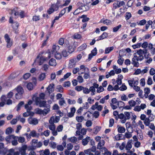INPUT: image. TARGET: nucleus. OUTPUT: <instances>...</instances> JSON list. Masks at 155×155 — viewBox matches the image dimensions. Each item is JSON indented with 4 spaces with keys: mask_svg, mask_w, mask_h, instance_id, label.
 Segmentation results:
<instances>
[{
    "mask_svg": "<svg viewBox=\"0 0 155 155\" xmlns=\"http://www.w3.org/2000/svg\"><path fill=\"white\" fill-rule=\"evenodd\" d=\"M59 49V47L58 45H54L53 46L52 50L51 51L52 54H54L57 52L58 50Z\"/></svg>",
    "mask_w": 155,
    "mask_h": 155,
    "instance_id": "nucleus-16",
    "label": "nucleus"
},
{
    "mask_svg": "<svg viewBox=\"0 0 155 155\" xmlns=\"http://www.w3.org/2000/svg\"><path fill=\"white\" fill-rule=\"evenodd\" d=\"M115 74V72L114 70H111L109 73L106 74V77L107 78H108L110 76H113Z\"/></svg>",
    "mask_w": 155,
    "mask_h": 155,
    "instance_id": "nucleus-34",
    "label": "nucleus"
},
{
    "mask_svg": "<svg viewBox=\"0 0 155 155\" xmlns=\"http://www.w3.org/2000/svg\"><path fill=\"white\" fill-rule=\"evenodd\" d=\"M144 91L146 98H147L148 94L150 93V90L149 88L146 87L144 88Z\"/></svg>",
    "mask_w": 155,
    "mask_h": 155,
    "instance_id": "nucleus-23",
    "label": "nucleus"
},
{
    "mask_svg": "<svg viewBox=\"0 0 155 155\" xmlns=\"http://www.w3.org/2000/svg\"><path fill=\"white\" fill-rule=\"evenodd\" d=\"M27 87L29 90H31L32 89L33 85L32 83H28L27 85Z\"/></svg>",
    "mask_w": 155,
    "mask_h": 155,
    "instance_id": "nucleus-62",
    "label": "nucleus"
},
{
    "mask_svg": "<svg viewBox=\"0 0 155 155\" xmlns=\"http://www.w3.org/2000/svg\"><path fill=\"white\" fill-rule=\"evenodd\" d=\"M62 54L64 57H67L70 53L68 51L67 52L66 50H64L62 51Z\"/></svg>",
    "mask_w": 155,
    "mask_h": 155,
    "instance_id": "nucleus-42",
    "label": "nucleus"
},
{
    "mask_svg": "<svg viewBox=\"0 0 155 155\" xmlns=\"http://www.w3.org/2000/svg\"><path fill=\"white\" fill-rule=\"evenodd\" d=\"M72 143H76L77 141V138L75 137H73L68 139Z\"/></svg>",
    "mask_w": 155,
    "mask_h": 155,
    "instance_id": "nucleus-26",
    "label": "nucleus"
},
{
    "mask_svg": "<svg viewBox=\"0 0 155 155\" xmlns=\"http://www.w3.org/2000/svg\"><path fill=\"white\" fill-rule=\"evenodd\" d=\"M122 27V25H119L118 26H116L115 27H114L113 28V31L114 32H117L119 29L121 28Z\"/></svg>",
    "mask_w": 155,
    "mask_h": 155,
    "instance_id": "nucleus-41",
    "label": "nucleus"
},
{
    "mask_svg": "<svg viewBox=\"0 0 155 155\" xmlns=\"http://www.w3.org/2000/svg\"><path fill=\"white\" fill-rule=\"evenodd\" d=\"M24 104L23 101L20 102L18 105L17 106V110L18 111L20 110V107Z\"/></svg>",
    "mask_w": 155,
    "mask_h": 155,
    "instance_id": "nucleus-51",
    "label": "nucleus"
},
{
    "mask_svg": "<svg viewBox=\"0 0 155 155\" xmlns=\"http://www.w3.org/2000/svg\"><path fill=\"white\" fill-rule=\"evenodd\" d=\"M46 76L45 74V73H41V74L39 76V79L40 81L43 80Z\"/></svg>",
    "mask_w": 155,
    "mask_h": 155,
    "instance_id": "nucleus-44",
    "label": "nucleus"
},
{
    "mask_svg": "<svg viewBox=\"0 0 155 155\" xmlns=\"http://www.w3.org/2000/svg\"><path fill=\"white\" fill-rule=\"evenodd\" d=\"M27 110V111L24 113L23 114V117H26L28 116H32L34 114V113L32 112L31 111V109L27 108L26 109Z\"/></svg>",
    "mask_w": 155,
    "mask_h": 155,
    "instance_id": "nucleus-6",
    "label": "nucleus"
},
{
    "mask_svg": "<svg viewBox=\"0 0 155 155\" xmlns=\"http://www.w3.org/2000/svg\"><path fill=\"white\" fill-rule=\"evenodd\" d=\"M67 48H68V51L70 54L72 53L74 50V48L72 47V45L67 47Z\"/></svg>",
    "mask_w": 155,
    "mask_h": 155,
    "instance_id": "nucleus-33",
    "label": "nucleus"
},
{
    "mask_svg": "<svg viewBox=\"0 0 155 155\" xmlns=\"http://www.w3.org/2000/svg\"><path fill=\"white\" fill-rule=\"evenodd\" d=\"M19 24L17 22H14L13 23V28L15 30L17 29L19 26Z\"/></svg>",
    "mask_w": 155,
    "mask_h": 155,
    "instance_id": "nucleus-53",
    "label": "nucleus"
},
{
    "mask_svg": "<svg viewBox=\"0 0 155 155\" xmlns=\"http://www.w3.org/2000/svg\"><path fill=\"white\" fill-rule=\"evenodd\" d=\"M23 94H19L18 93H16L15 94V97L17 99H21L22 97Z\"/></svg>",
    "mask_w": 155,
    "mask_h": 155,
    "instance_id": "nucleus-40",
    "label": "nucleus"
},
{
    "mask_svg": "<svg viewBox=\"0 0 155 155\" xmlns=\"http://www.w3.org/2000/svg\"><path fill=\"white\" fill-rule=\"evenodd\" d=\"M13 91L14 92H17V93L23 94V89L21 86H18L16 88L14 89Z\"/></svg>",
    "mask_w": 155,
    "mask_h": 155,
    "instance_id": "nucleus-10",
    "label": "nucleus"
},
{
    "mask_svg": "<svg viewBox=\"0 0 155 155\" xmlns=\"http://www.w3.org/2000/svg\"><path fill=\"white\" fill-rule=\"evenodd\" d=\"M35 111L36 114H42V110L39 108H37L35 110Z\"/></svg>",
    "mask_w": 155,
    "mask_h": 155,
    "instance_id": "nucleus-47",
    "label": "nucleus"
},
{
    "mask_svg": "<svg viewBox=\"0 0 155 155\" xmlns=\"http://www.w3.org/2000/svg\"><path fill=\"white\" fill-rule=\"evenodd\" d=\"M149 118V117H147L145 120H143L144 123L146 126H148L150 125V121Z\"/></svg>",
    "mask_w": 155,
    "mask_h": 155,
    "instance_id": "nucleus-29",
    "label": "nucleus"
},
{
    "mask_svg": "<svg viewBox=\"0 0 155 155\" xmlns=\"http://www.w3.org/2000/svg\"><path fill=\"white\" fill-rule=\"evenodd\" d=\"M83 91L84 93L85 94H88L90 93V90L89 89L86 87H83Z\"/></svg>",
    "mask_w": 155,
    "mask_h": 155,
    "instance_id": "nucleus-55",
    "label": "nucleus"
},
{
    "mask_svg": "<svg viewBox=\"0 0 155 155\" xmlns=\"http://www.w3.org/2000/svg\"><path fill=\"white\" fill-rule=\"evenodd\" d=\"M46 101H41L40 103L38 104V105L40 107H46L47 105H49L48 104H46Z\"/></svg>",
    "mask_w": 155,
    "mask_h": 155,
    "instance_id": "nucleus-25",
    "label": "nucleus"
},
{
    "mask_svg": "<svg viewBox=\"0 0 155 155\" xmlns=\"http://www.w3.org/2000/svg\"><path fill=\"white\" fill-rule=\"evenodd\" d=\"M56 147L57 150L60 151H62L64 149V147L62 145H58Z\"/></svg>",
    "mask_w": 155,
    "mask_h": 155,
    "instance_id": "nucleus-60",
    "label": "nucleus"
},
{
    "mask_svg": "<svg viewBox=\"0 0 155 155\" xmlns=\"http://www.w3.org/2000/svg\"><path fill=\"white\" fill-rule=\"evenodd\" d=\"M32 103V101L31 100L29 101L27 104H26L25 106V109L28 108L32 109V107L31 106V105Z\"/></svg>",
    "mask_w": 155,
    "mask_h": 155,
    "instance_id": "nucleus-18",
    "label": "nucleus"
},
{
    "mask_svg": "<svg viewBox=\"0 0 155 155\" xmlns=\"http://www.w3.org/2000/svg\"><path fill=\"white\" fill-rule=\"evenodd\" d=\"M49 129L51 131L52 135L55 136L58 135V132L56 130V126L55 124H50L48 125Z\"/></svg>",
    "mask_w": 155,
    "mask_h": 155,
    "instance_id": "nucleus-2",
    "label": "nucleus"
},
{
    "mask_svg": "<svg viewBox=\"0 0 155 155\" xmlns=\"http://www.w3.org/2000/svg\"><path fill=\"white\" fill-rule=\"evenodd\" d=\"M14 139H12L11 141L12 145L13 146H16L18 144V142L17 141V139L16 136Z\"/></svg>",
    "mask_w": 155,
    "mask_h": 155,
    "instance_id": "nucleus-35",
    "label": "nucleus"
},
{
    "mask_svg": "<svg viewBox=\"0 0 155 155\" xmlns=\"http://www.w3.org/2000/svg\"><path fill=\"white\" fill-rule=\"evenodd\" d=\"M101 127L99 126H96L94 127L93 129V133L97 134V133L100 131Z\"/></svg>",
    "mask_w": 155,
    "mask_h": 155,
    "instance_id": "nucleus-24",
    "label": "nucleus"
},
{
    "mask_svg": "<svg viewBox=\"0 0 155 155\" xmlns=\"http://www.w3.org/2000/svg\"><path fill=\"white\" fill-rule=\"evenodd\" d=\"M125 116V118L127 119H129L130 118V114L128 112H125L124 113Z\"/></svg>",
    "mask_w": 155,
    "mask_h": 155,
    "instance_id": "nucleus-58",
    "label": "nucleus"
},
{
    "mask_svg": "<svg viewBox=\"0 0 155 155\" xmlns=\"http://www.w3.org/2000/svg\"><path fill=\"white\" fill-rule=\"evenodd\" d=\"M84 119V117L82 116L80 117H76V120L79 122H81Z\"/></svg>",
    "mask_w": 155,
    "mask_h": 155,
    "instance_id": "nucleus-49",
    "label": "nucleus"
},
{
    "mask_svg": "<svg viewBox=\"0 0 155 155\" xmlns=\"http://www.w3.org/2000/svg\"><path fill=\"white\" fill-rule=\"evenodd\" d=\"M117 105L120 108L124 105V103L122 101H119L117 103Z\"/></svg>",
    "mask_w": 155,
    "mask_h": 155,
    "instance_id": "nucleus-64",
    "label": "nucleus"
},
{
    "mask_svg": "<svg viewBox=\"0 0 155 155\" xmlns=\"http://www.w3.org/2000/svg\"><path fill=\"white\" fill-rule=\"evenodd\" d=\"M78 62L77 59L74 58L70 60L69 62V66L70 68H72L74 66L76 63Z\"/></svg>",
    "mask_w": 155,
    "mask_h": 155,
    "instance_id": "nucleus-8",
    "label": "nucleus"
},
{
    "mask_svg": "<svg viewBox=\"0 0 155 155\" xmlns=\"http://www.w3.org/2000/svg\"><path fill=\"white\" fill-rule=\"evenodd\" d=\"M83 87H84L81 86H77L75 87V90H77V91H80L83 90Z\"/></svg>",
    "mask_w": 155,
    "mask_h": 155,
    "instance_id": "nucleus-56",
    "label": "nucleus"
},
{
    "mask_svg": "<svg viewBox=\"0 0 155 155\" xmlns=\"http://www.w3.org/2000/svg\"><path fill=\"white\" fill-rule=\"evenodd\" d=\"M63 88L61 85H58L56 89V91L58 92H63Z\"/></svg>",
    "mask_w": 155,
    "mask_h": 155,
    "instance_id": "nucleus-31",
    "label": "nucleus"
},
{
    "mask_svg": "<svg viewBox=\"0 0 155 155\" xmlns=\"http://www.w3.org/2000/svg\"><path fill=\"white\" fill-rule=\"evenodd\" d=\"M100 22H102L104 24L108 25H110L111 24V21L108 19H105L102 21L101 20Z\"/></svg>",
    "mask_w": 155,
    "mask_h": 155,
    "instance_id": "nucleus-22",
    "label": "nucleus"
},
{
    "mask_svg": "<svg viewBox=\"0 0 155 155\" xmlns=\"http://www.w3.org/2000/svg\"><path fill=\"white\" fill-rule=\"evenodd\" d=\"M55 57L57 59H60L61 58V55L60 53H56L54 54Z\"/></svg>",
    "mask_w": 155,
    "mask_h": 155,
    "instance_id": "nucleus-43",
    "label": "nucleus"
},
{
    "mask_svg": "<svg viewBox=\"0 0 155 155\" xmlns=\"http://www.w3.org/2000/svg\"><path fill=\"white\" fill-rule=\"evenodd\" d=\"M27 148V146L26 145L23 146L20 150L19 153L21 155H25V150Z\"/></svg>",
    "mask_w": 155,
    "mask_h": 155,
    "instance_id": "nucleus-11",
    "label": "nucleus"
},
{
    "mask_svg": "<svg viewBox=\"0 0 155 155\" xmlns=\"http://www.w3.org/2000/svg\"><path fill=\"white\" fill-rule=\"evenodd\" d=\"M2 102H0V107H3L6 101V97L5 96H2L1 97Z\"/></svg>",
    "mask_w": 155,
    "mask_h": 155,
    "instance_id": "nucleus-13",
    "label": "nucleus"
},
{
    "mask_svg": "<svg viewBox=\"0 0 155 155\" xmlns=\"http://www.w3.org/2000/svg\"><path fill=\"white\" fill-rule=\"evenodd\" d=\"M136 54L137 55L134 54V57L132 58L131 64L135 67H138L139 66L140 64L138 61H141L144 58H148L150 54L148 52L147 50L145 49L144 50L140 49L137 50Z\"/></svg>",
    "mask_w": 155,
    "mask_h": 155,
    "instance_id": "nucleus-1",
    "label": "nucleus"
},
{
    "mask_svg": "<svg viewBox=\"0 0 155 155\" xmlns=\"http://www.w3.org/2000/svg\"><path fill=\"white\" fill-rule=\"evenodd\" d=\"M123 135L121 134H117L115 137V139L117 140H119L123 139L122 136Z\"/></svg>",
    "mask_w": 155,
    "mask_h": 155,
    "instance_id": "nucleus-46",
    "label": "nucleus"
},
{
    "mask_svg": "<svg viewBox=\"0 0 155 155\" xmlns=\"http://www.w3.org/2000/svg\"><path fill=\"white\" fill-rule=\"evenodd\" d=\"M63 128V126L62 125H60L57 128L56 131L57 132H61L62 131Z\"/></svg>",
    "mask_w": 155,
    "mask_h": 155,
    "instance_id": "nucleus-38",
    "label": "nucleus"
},
{
    "mask_svg": "<svg viewBox=\"0 0 155 155\" xmlns=\"http://www.w3.org/2000/svg\"><path fill=\"white\" fill-rule=\"evenodd\" d=\"M119 90L121 91H124L127 89V86L124 84H122V85L119 88Z\"/></svg>",
    "mask_w": 155,
    "mask_h": 155,
    "instance_id": "nucleus-54",
    "label": "nucleus"
},
{
    "mask_svg": "<svg viewBox=\"0 0 155 155\" xmlns=\"http://www.w3.org/2000/svg\"><path fill=\"white\" fill-rule=\"evenodd\" d=\"M114 49V47L112 46L106 48L105 49V54H107L109 53L111 51Z\"/></svg>",
    "mask_w": 155,
    "mask_h": 155,
    "instance_id": "nucleus-27",
    "label": "nucleus"
},
{
    "mask_svg": "<svg viewBox=\"0 0 155 155\" xmlns=\"http://www.w3.org/2000/svg\"><path fill=\"white\" fill-rule=\"evenodd\" d=\"M128 103L131 107H134L136 104V102L133 100L129 101Z\"/></svg>",
    "mask_w": 155,
    "mask_h": 155,
    "instance_id": "nucleus-48",
    "label": "nucleus"
},
{
    "mask_svg": "<svg viewBox=\"0 0 155 155\" xmlns=\"http://www.w3.org/2000/svg\"><path fill=\"white\" fill-rule=\"evenodd\" d=\"M46 107L47 108L42 110V114L44 116L46 115L50 111V105H47L46 107Z\"/></svg>",
    "mask_w": 155,
    "mask_h": 155,
    "instance_id": "nucleus-15",
    "label": "nucleus"
},
{
    "mask_svg": "<svg viewBox=\"0 0 155 155\" xmlns=\"http://www.w3.org/2000/svg\"><path fill=\"white\" fill-rule=\"evenodd\" d=\"M104 90V88L102 86H100L97 88V92L98 93H100L103 91Z\"/></svg>",
    "mask_w": 155,
    "mask_h": 155,
    "instance_id": "nucleus-61",
    "label": "nucleus"
},
{
    "mask_svg": "<svg viewBox=\"0 0 155 155\" xmlns=\"http://www.w3.org/2000/svg\"><path fill=\"white\" fill-rule=\"evenodd\" d=\"M49 146L52 148H55L57 147V144L56 143L51 141L49 143Z\"/></svg>",
    "mask_w": 155,
    "mask_h": 155,
    "instance_id": "nucleus-39",
    "label": "nucleus"
},
{
    "mask_svg": "<svg viewBox=\"0 0 155 155\" xmlns=\"http://www.w3.org/2000/svg\"><path fill=\"white\" fill-rule=\"evenodd\" d=\"M49 64L51 66H55L57 65V63L55 59L52 58L49 60Z\"/></svg>",
    "mask_w": 155,
    "mask_h": 155,
    "instance_id": "nucleus-17",
    "label": "nucleus"
},
{
    "mask_svg": "<svg viewBox=\"0 0 155 155\" xmlns=\"http://www.w3.org/2000/svg\"><path fill=\"white\" fill-rule=\"evenodd\" d=\"M90 8L87 5H84L80 7V9L83 10V11H86L89 10Z\"/></svg>",
    "mask_w": 155,
    "mask_h": 155,
    "instance_id": "nucleus-21",
    "label": "nucleus"
},
{
    "mask_svg": "<svg viewBox=\"0 0 155 155\" xmlns=\"http://www.w3.org/2000/svg\"><path fill=\"white\" fill-rule=\"evenodd\" d=\"M12 129L11 127L7 128L5 131V133L7 134H9L12 133Z\"/></svg>",
    "mask_w": 155,
    "mask_h": 155,
    "instance_id": "nucleus-45",
    "label": "nucleus"
},
{
    "mask_svg": "<svg viewBox=\"0 0 155 155\" xmlns=\"http://www.w3.org/2000/svg\"><path fill=\"white\" fill-rule=\"evenodd\" d=\"M87 47V45L86 44L84 43L81 46L78 48V50L80 51L84 50Z\"/></svg>",
    "mask_w": 155,
    "mask_h": 155,
    "instance_id": "nucleus-32",
    "label": "nucleus"
},
{
    "mask_svg": "<svg viewBox=\"0 0 155 155\" xmlns=\"http://www.w3.org/2000/svg\"><path fill=\"white\" fill-rule=\"evenodd\" d=\"M59 104L61 106H63L66 105L65 101L64 98H62L60 99L59 101Z\"/></svg>",
    "mask_w": 155,
    "mask_h": 155,
    "instance_id": "nucleus-20",
    "label": "nucleus"
},
{
    "mask_svg": "<svg viewBox=\"0 0 155 155\" xmlns=\"http://www.w3.org/2000/svg\"><path fill=\"white\" fill-rule=\"evenodd\" d=\"M48 60V58L43 56L41 57L40 58L38 56L36 58V61L39 63V65H42L44 62Z\"/></svg>",
    "mask_w": 155,
    "mask_h": 155,
    "instance_id": "nucleus-4",
    "label": "nucleus"
},
{
    "mask_svg": "<svg viewBox=\"0 0 155 155\" xmlns=\"http://www.w3.org/2000/svg\"><path fill=\"white\" fill-rule=\"evenodd\" d=\"M153 81L151 77H149L147 81V83L148 85H151L152 84Z\"/></svg>",
    "mask_w": 155,
    "mask_h": 155,
    "instance_id": "nucleus-63",
    "label": "nucleus"
},
{
    "mask_svg": "<svg viewBox=\"0 0 155 155\" xmlns=\"http://www.w3.org/2000/svg\"><path fill=\"white\" fill-rule=\"evenodd\" d=\"M64 45L67 48V47L72 45V44L71 42H70L68 40H66L65 41Z\"/></svg>",
    "mask_w": 155,
    "mask_h": 155,
    "instance_id": "nucleus-59",
    "label": "nucleus"
},
{
    "mask_svg": "<svg viewBox=\"0 0 155 155\" xmlns=\"http://www.w3.org/2000/svg\"><path fill=\"white\" fill-rule=\"evenodd\" d=\"M49 123L50 124H54L55 121L54 116H52L50 117L49 120Z\"/></svg>",
    "mask_w": 155,
    "mask_h": 155,
    "instance_id": "nucleus-57",
    "label": "nucleus"
},
{
    "mask_svg": "<svg viewBox=\"0 0 155 155\" xmlns=\"http://www.w3.org/2000/svg\"><path fill=\"white\" fill-rule=\"evenodd\" d=\"M132 145L131 144V140H129L127 143L125 147V148L127 150H130L132 148Z\"/></svg>",
    "mask_w": 155,
    "mask_h": 155,
    "instance_id": "nucleus-19",
    "label": "nucleus"
},
{
    "mask_svg": "<svg viewBox=\"0 0 155 155\" xmlns=\"http://www.w3.org/2000/svg\"><path fill=\"white\" fill-rule=\"evenodd\" d=\"M25 135L28 138L30 137L31 136L33 137H38L40 135V134L39 133H36L35 130H33L30 132L29 134L27 133L25 134Z\"/></svg>",
    "mask_w": 155,
    "mask_h": 155,
    "instance_id": "nucleus-3",
    "label": "nucleus"
},
{
    "mask_svg": "<svg viewBox=\"0 0 155 155\" xmlns=\"http://www.w3.org/2000/svg\"><path fill=\"white\" fill-rule=\"evenodd\" d=\"M15 137V136L13 135H9L5 137V140L7 142L10 143L11 142V140H12V139H14Z\"/></svg>",
    "mask_w": 155,
    "mask_h": 155,
    "instance_id": "nucleus-12",
    "label": "nucleus"
},
{
    "mask_svg": "<svg viewBox=\"0 0 155 155\" xmlns=\"http://www.w3.org/2000/svg\"><path fill=\"white\" fill-rule=\"evenodd\" d=\"M54 84H50L47 88V90L49 94L52 93L54 91Z\"/></svg>",
    "mask_w": 155,
    "mask_h": 155,
    "instance_id": "nucleus-7",
    "label": "nucleus"
},
{
    "mask_svg": "<svg viewBox=\"0 0 155 155\" xmlns=\"http://www.w3.org/2000/svg\"><path fill=\"white\" fill-rule=\"evenodd\" d=\"M117 130L119 133H122L125 132V129L124 127H119L118 128Z\"/></svg>",
    "mask_w": 155,
    "mask_h": 155,
    "instance_id": "nucleus-28",
    "label": "nucleus"
},
{
    "mask_svg": "<svg viewBox=\"0 0 155 155\" xmlns=\"http://www.w3.org/2000/svg\"><path fill=\"white\" fill-rule=\"evenodd\" d=\"M90 140L91 137H89L87 136L85 138L82 139V144L84 146H86L88 144Z\"/></svg>",
    "mask_w": 155,
    "mask_h": 155,
    "instance_id": "nucleus-9",
    "label": "nucleus"
},
{
    "mask_svg": "<svg viewBox=\"0 0 155 155\" xmlns=\"http://www.w3.org/2000/svg\"><path fill=\"white\" fill-rule=\"evenodd\" d=\"M17 139L19 143H23L25 141V138L24 137L16 136Z\"/></svg>",
    "mask_w": 155,
    "mask_h": 155,
    "instance_id": "nucleus-30",
    "label": "nucleus"
},
{
    "mask_svg": "<svg viewBox=\"0 0 155 155\" xmlns=\"http://www.w3.org/2000/svg\"><path fill=\"white\" fill-rule=\"evenodd\" d=\"M108 34L107 32H104L102 34V35H101L100 36L101 37V39H103L106 38H107L108 36Z\"/></svg>",
    "mask_w": 155,
    "mask_h": 155,
    "instance_id": "nucleus-37",
    "label": "nucleus"
},
{
    "mask_svg": "<svg viewBox=\"0 0 155 155\" xmlns=\"http://www.w3.org/2000/svg\"><path fill=\"white\" fill-rule=\"evenodd\" d=\"M81 18H83L82 20V21L83 22H85L88 21L89 20V18L86 17V15H83L81 16Z\"/></svg>",
    "mask_w": 155,
    "mask_h": 155,
    "instance_id": "nucleus-36",
    "label": "nucleus"
},
{
    "mask_svg": "<svg viewBox=\"0 0 155 155\" xmlns=\"http://www.w3.org/2000/svg\"><path fill=\"white\" fill-rule=\"evenodd\" d=\"M28 123L31 124L36 125L38 122V120L36 118L30 117L28 119Z\"/></svg>",
    "mask_w": 155,
    "mask_h": 155,
    "instance_id": "nucleus-5",
    "label": "nucleus"
},
{
    "mask_svg": "<svg viewBox=\"0 0 155 155\" xmlns=\"http://www.w3.org/2000/svg\"><path fill=\"white\" fill-rule=\"evenodd\" d=\"M105 144L104 140H100L98 143L97 145V149L100 150H101V148L102 147L104 146Z\"/></svg>",
    "mask_w": 155,
    "mask_h": 155,
    "instance_id": "nucleus-14",
    "label": "nucleus"
},
{
    "mask_svg": "<svg viewBox=\"0 0 155 155\" xmlns=\"http://www.w3.org/2000/svg\"><path fill=\"white\" fill-rule=\"evenodd\" d=\"M71 85V83L69 81L65 82L63 84V86L65 87H69Z\"/></svg>",
    "mask_w": 155,
    "mask_h": 155,
    "instance_id": "nucleus-52",
    "label": "nucleus"
},
{
    "mask_svg": "<svg viewBox=\"0 0 155 155\" xmlns=\"http://www.w3.org/2000/svg\"><path fill=\"white\" fill-rule=\"evenodd\" d=\"M67 150H71L73 147V145L71 143H69L67 144Z\"/></svg>",
    "mask_w": 155,
    "mask_h": 155,
    "instance_id": "nucleus-50",
    "label": "nucleus"
}]
</instances>
